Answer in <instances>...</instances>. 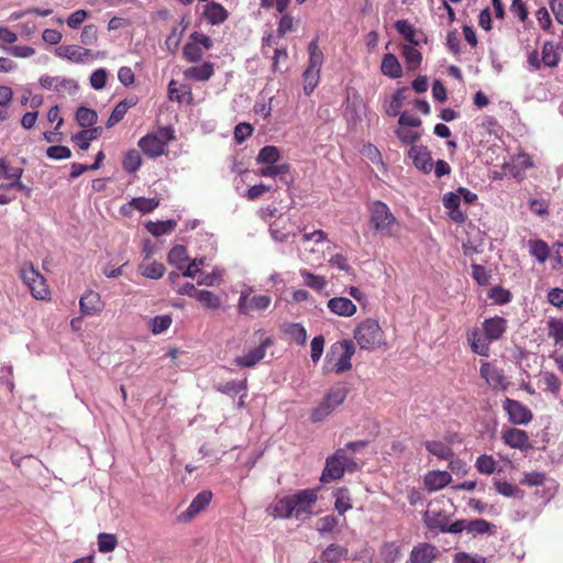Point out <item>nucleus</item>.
Returning a JSON list of instances; mask_svg holds the SVG:
<instances>
[{
  "mask_svg": "<svg viewBox=\"0 0 563 563\" xmlns=\"http://www.w3.org/2000/svg\"><path fill=\"white\" fill-rule=\"evenodd\" d=\"M197 300H199L205 307L210 309H218L221 305L220 298L210 290H199L197 292Z\"/></svg>",
  "mask_w": 563,
  "mask_h": 563,
  "instance_id": "nucleus-50",
  "label": "nucleus"
},
{
  "mask_svg": "<svg viewBox=\"0 0 563 563\" xmlns=\"http://www.w3.org/2000/svg\"><path fill=\"white\" fill-rule=\"evenodd\" d=\"M141 164L142 157L139 151L130 150L124 154L122 159V167L126 173H135L141 167Z\"/></svg>",
  "mask_w": 563,
  "mask_h": 563,
  "instance_id": "nucleus-37",
  "label": "nucleus"
},
{
  "mask_svg": "<svg viewBox=\"0 0 563 563\" xmlns=\"http://www.w3.org/2000/svg\"><path fill=\"white\" fill-rule=\"evenodd\" d=\"M529 251L540 263H544L550 254L548 244L539 239L529 241Z\"/></svg>",
  "mask_w": 563,
  "mask_h": 563,
  "instance_id": "nucleus-39",
  "label": "nucleus"
},
{
  "mask_svg": "<svg viewBox=\"0 0 563 563\" xmlns=\"http://www.w3.org/2000/svg\"><path fill=\"white\" fill-rule=\"evenodd\" d=\"M561 54L559 45L552 41H548L542 47V63L548 67H556L560 63Z\"/></svg>",
  "mask_w": 563,
  "mask_h": 563,
  "instance_id": "nucleus-29",
  "label": "nucleus"
},
{
  "mask_svg": "<svg viewBox=\"0 0 563 563\" xmlns=\"http://www.w3.org/2000/svg\"><path fill=\"white\" fill-rule=\"evenodd\" d=\"M280 152L274 145H266L258 152L256 161L258 164H275L279 161Z\"/></svg>",
  "mask_w": 563,
  "mask_h": 563,
  "instance_id": "nucleus-41",
  "label": "nucleus"
},
{
  "mask_svg": "<svg viewBox=\"0 0 563 563\" xmlns=\"http://www.w3.org/2000/svg\"><path fill=\"white\" fill-rule=\"evenodd\" d=\"M547 476L542 472H531L525 474L520 479L521 485L526 486H541L545 483Z\"/></svg>",
  "mask_w": 563,
  "mask_h": 563,
  "instance_id": "nucleus-62",
  "label": "nucleus"
},
{
  "mask_svg": "<svg viewBox=\"0 0 563 563\" xmlns=\"http://www.w3.org/2000/svg\"><path fill=\"white\" fill-rule=\"evenodd\" d=\"M408 156L417 169L421 170L423 174L431 173L433 162L431 153L426 146L412 145L408 151Z\"/></svg>",
  "mask_w": 563,
  "mask_h": 563,
  "instance_id": "nucleus-18",
  "label": "nucleus"
},
{
  "mask_svg": "<svg viewBox=\"0 0 563 563\" xmlns=\"http://www.w3.org/2000/svg\"><path fill=\"white\" fill-rule=\"evenodd\" d=\"M548 336L554 340L555 345L563 346V321L551 318L548 321Z\"/></svg>",
  "mask_w": 563,
  "mask_h": 563,
  "instance_id": "nucleus-42",
  "label": "nucleus"
},
{
  "mask_svg": "<svg viewBox=\"0 0 563 563\" xmlns=\"http://www.w3.org/2000/svg\"><path fill=\"white\" fill-rule=\"evenodd\" d=\"M344 461L345 449H338L331 456H328L320 481L322 483H330L332 481L342 478L346 468Z\"/></svg>",
  "mask_w": 563,
  "mask_h": 563,
  "instance_id": "nucleus-7",
  "label": "nucleus"
},
{
  "mask_svg": "<svg viewBox=\"0 0 563 563\" xmlns=\"http://www.w3.org/2000/svg\"><path fill=\"white\" fill-rule=\"evenodd\" d=\"M247 388V379L244 378L242 380H230L224 384H221L217 387V389L223 394H239L240 391L246 390Z\"/></svg>",
  "mask_w": 563,
  "mask_h": 563,
  "instance_id": "nucleus-52",
  "label": "nucleus"
},
{
  "mask_svg": "<svg viewBox=\"0 0 563 563\" xmlns=\"http://www.w3.org/2000/svg\"><path fill=\"white\" fill-rule=\"evenodd\" d=\"M22 174L21 167H11L4 158H0V177L14 181L20 179Z\"/></svg>",
  "mask_w": 563,
  "mask_h": 563,
  "instance_id": "nucleus-53",
  "label": "nucleus"
},
{
  "mask_svg": "<svg viewBox=\"0 0 563 563\" xmlns=\"http://www.w3.org/2000/svg\"><path fill=\"white\" fill-rule=\"evenodd\" d=\"M334 509L339 515L343 516L347 510L352 509V498L346 487H340L334 492Z\"/></svg>",
  "mask_w": 563,
  "mask_h": 563,
  "instance_id": "nucleus-30",
  "label": "nucleus"
},
{
  "mask_svg": "<svg viewBox=\"0 0 563 563\" xmlns=\"http://www.w3.org/2000/svg\"><path fill=\"white\" fill-rule=\"evenodd\" d=\"M272 345L273 340L269 336L261 339L258 346L249 351L245 355L235 357L234 362L242 367H253L265 357L267 347Z\"/></svg>",
  "mask_w": 563,
  "mask_h": 563,
  "instance_id": "nucleus-14",
  "label": "nucleus"
},
{
  "mask_svg": "<svg viewBox=\"0 0 563 563\" xmlns=\"http://www.w3.org/2000/svg\"><path fill=\"white\" fill-rule=\"evenodd\" d=\"M79 308L82 316H96L102 312L104 302L99 292L87 290L79 300Z\"/></svg>",
  "mask_w": 563,
  "mask_h": 563,
  "instance_id": "nucleus-19",
  "label": "nucleus"
},
{
  "mask_svg": "<svg viewBox=\"0 0 563 563\" xmlns=\"http://www.w3.org/2000/svg\"><path fill=\"white\" fill-rule=\"evenodd\" d=\"M503 442L511 449L528 451L532 449L527 431L517 428H507L501 431Z\"/></svg>",
  "mask_w": 563,
  "mask_h": 563,
  "instance_id": "nucleus-13",
  "label": "nucleus"
},
{
  "mask_svg": "<svg viewBox=\"0 0 563 563\" xmlns=\"http://www.w3.org/2000/svg\"><path fill=\"white\" fill-rule=\"evenodd\" d=\"M178 91L179 90L176 88V81L175 80H170V82L168 84V98L170 100H173V101L183 102L184 101V97L187 96V102L191 103V101H192V93H191L190 87L183 86L181 87V91H183L181 95H179Z\"/></svg>",
  "mask_w": 563,
  "mask_h": 563,
  "instance_id": "nucleus-46",
  "label": "nucleus"
},
{
  "mask_svg": "<svg viewBox=\"0 0 563 563\" xmlns=\"http://www.w3.org/2000/svg\"><path fill=\"white\" fill-rule=\"evenodd\" d=\"M317 499V489L299 490L277 499L271 507L272 515L275 518L305 520L312 515Z\"/></svg>",
  "mask_w": 563,
  "mask_h": 563,
  "instance_id": "nucleus-1",
  "label": "nucleus"
},
{
  "mask_svg": "<svg viewBox=\"0 0 563 563\" xmlns=\"http://www.w3.org/2000/svg\"><path fill=\"white\" fill-rule=\"evenodd\" d=\"M98 41V29L95 24L85 25L81 34L80 42L85 45H95Z\"/></svg>",
  "mask_w": 563,
  "mask_h": 563,
  "instance_id": "nucleus-61",
  "label": "nucleus"
},
{
  "mask_svg": "<svg viewBox=\"0 0 563 563\" xmlns=\"http://www.w3.org/2000/svg\"><path fill=\"white\" fill-rule=\"evenodd\" d=\"M40 85L46 90L56 92H75L77 90V84L73 79H68L60 76L43 75L40 78Z\"/></svg>",
  "mask_w": 563,
  "mask_h": 563,
  "instance_id": "nucleus-17",
  "label": "nucleus"
},
{
  "mask_svg": "<svg viewBox=\"0 0 563 563\" xmlns=\"http://www.w3.org/2000/svg\"><path fill=\"white\" fill-rule=\"evenodd\" d=\"M98 119V114L95 110L80 106L76 111V121L81 128L92 126Z\"/></svg>",
  "mask_w": 563,
  "mask_h": 563,
  "instance_id": "nucleus-36",
  "label": "nucleus"
},
{
  "mask_svg": "<svg viewBox=\"0 0 563 563\" xmlns=\"http://www.w3.org/2000/svg\"><path fill=\"white\" fill-rule=\"evenodd\" d=\"M498 462L488 454H482L475 462L476 470L485 475H492L497 471Z\"/></svg>",
  "mask_w": 563,
  "mask_h": 563,
  "instance_id": "nucleus-38",
  "label": "nucleus"
},
{
  "mask_svg": "<svg viewBox=\"0 0 563 563\" xmlns=\"http://www.w3.org/2000/svg\"><path fill=\"white\" fill-rule=\"evenodd\" d=\"M439 553L435 545L427 542L419 543L411 550L410 563H432Z\"/></svg>",
  "mask_w": 563,
  "mask_h": 563,
  "instance_id": "nucleus-23",
  "label": "nucleus"
},
{
  "mask_svg": "<svg viewBox=\"0 0 563 563\" xmlns=\"http://www.w3.org/2000/svg\"><path fill=\"white\" fill-rule=\"evenodd\" d=\"M271 303V296L254 295L250 297L249 292L243 291L239 298L238 311L240 314H250L251 312L266 310Z\"/></svg>",
  "mask_w": 563,
  "mask_h": 563,
  "instance_id": "nucleus-10",
  "label": "nucleus"
},
{
  "mask_svg": "<svg viewBox=\"0 0 563 563\" xmlns=\"http://www.w3.org/2000/svg\"><path fill=\"white\" fill-rule=\"evenodd\" d=\"M424 446L429 453L441 460H451L454 456L453 450L441 441H426Z\"/></svg>",
  "mask_w": 563,
  "mask_h": 563,
  "instance_id": "nucleus-32",
  "label": "nucleus"
},
{
  "mask_svg": "<svg viewBox=\"0 0 563 563\" xmlns=\"http://www.w3.org/2000/svg\"><path fill=\"white\" fill-rule=\"evenodd\" d=\"M21 278L36 299H48L51 291L46 280L33 266L32 263H24L21 267Z\"/></svg>",
  "mask_w": 563,
  "mask_h": 563,
  "instance_id": "nucleus-6",
  "label": "nucleus"
},
{
  "mask_svg": "<svg viewBox=\"0 0 563 563\" xmlns=\"http://www.w3.org/2000/svg\"><path fill=\"white\" fill-rule=\"evenodd\" d=\"M354 339L363 350H374L385 344V333L376 319L363 320L354 330Z\"/></svg>",
  "mask_w": 563,
  "mask_h": 563,
  "instance_id": "nucleus-4",
  "label": "nucleus"
},
{
  "mask_svg": "<svg viewBox=\"0 0 563 563\" xmlns=\"http://www.w3.org/2000/svg\"><path fill=\"white\" fill-rule=\"evenodd\" d=\"M309 65L307 68L320 70L323 64V53L318 46V41H311L308 45Z\"/></svg>",
  "mask_w": 563,
  "mask_h": 563,
  "instance_id": "nucleus-40",
  "label": "nucleus"
},
{
  "mask_svg": "<svg viewBox=\"0 0 563 563\" xmlns=\"http://www.w3.org/2000/svg\"><path fill=\"white\" fill-rule=\"evenodd\" d=\"M177 223L175 220H166V221H150L146 223L147 231L154 236H162L164 234L170 233L175 230Z\"/></svg>",
  "mask_w": 563,
  "mask_h": 563,
  "instance_id": "nucleus-34",
  "label": "nucleus"
},
{
  "mask_svg": "<svg viewBox=\"0 0 563 563\" xmlns=\"http://www.w3.org/2000/svg\"><path fill=\"white\" fill-rule=\"evenodd\" d=\"M129 206L132 207L133 209L139 210L142 213H148L159 206V199L136 197L132 198V200L129 202Z\"/></svg>",
  "mask_w": 563,
  "mask_h": 563,
  "instance_id": "nucleus-35",
  "label": "nucleus"
},
{
  "mask_svg": "<svg viewBox=\"0 0 563 563\" xmlns=\"http://www.w3.org/2000/svg\"><path fill=\"white\" fill-rule=\"evenodd\" d=\"M300 275L303 277L305 284L314 290H322L327 285L322 276L314 275L307 269L300 271Z\"/></svg>",
  "mask_w": 563,
  "mask_h": 563,
  "instance_id": "nucleus-51",
  "label": "nucleus"
},
{
  "mask_svg": "<svg viewBox=\"0 0 563 563\" xmlns=\"http://www.w3.org/2000/svg\"><path fill=\"white\" fill-rule=\"evenodd\" d=\"M494 526L485 519L467 521V532L484 534L490 532Z\"/></svg>",
  "mask_w": 563,
  "mask_h": 563,
  "instance_id": "nucleus-58",
  "label": "nucleus"
},
{
  "mask_svg": "<svg viewBox=\"0 0 563 563\" xmlns=\"http://www.w3.org/2000/svg\"><path fill=\"white\" fill-rule=\"evenodd\" d=\"M423 522L430 530L444 531L450 522V515L439 504L431 505L423 515Z\"/></svg>",
  "mask_w": 563,
  "mask_h": 563,
  "instance_id": "nucleus-15",
  "label": "nucleus"
},
{
  "mask_svg": "<svg viewBox=\"0 0 563 563\" xmlns=\"http://www.w3.org/2000/svg\"><path fill=\"white\" fill-rule=\"evenodd\" d=\"M139 146L146 156L152 158L158 157L165 152V141L156 134H147L141 137Z\"/></svg>",
  "mask_w": 563,
  "mask_h": 563,
  "instance_id": "nucleus-22",
  "label": "nucleus"
},
{
  "mask_svg": "<svg viewBox=\"0 0 563 563\" xmlns=\"http://www.w3.org/2000/svg\"><path fill=\"white\" fill-rule=\"evenodd\" d=\"M452 481V476L446 471H430L424 476V486L429 492H435L448 486Z\"/></svg>",
  "mask_w": 563,
  "mask_h": 563,
  "instance_id": "nucleus-25",
  "label": "nucleus"
},
{
  "mask_svg": "<svg viewBox=\"0 0 563 563\" xmlns=\"http://www.w3.org/2000/svg\"><path fill=\"white\" fill-rule=\"evenodd\" d=\"M407 88L398 89L393 95V99L390 101L389 108L387 110V114L390 117H396L400 112V108L406 99L405 91Z\"/></svg>",
  "mask_w": 563,
  "mask_h": 563,
  "instance_id": "nucleus-56",
  "label": "nucleus"
},
{
  "mask_svg": "<svg viewBox=\"0 0 563 563\" xmlns=\"http://www.w3.org/2000/svg\"><path fill=\"white\" fill-rule=\"evenodd\" d=\"M401 54L409 70H416L420 67L422 62V54L416 48V46L407 44L402 45Z\"/></svg>",
  "mask_w": 563,
  "mask_h": 563,
  "instance_id": "nucleus-31",
  "label": "nucleus"
},
{
  "mask_svg": "<svg viewBox=\"0 0 563 563\" xmlns=\"http://www.w3.org/2000/svg\"><path fill=\"white\" fill-rule=\"evenodd\" d=\"M380 70L386 77H389L391 79H397L402 75L401 65L398 58L391 53H387L384 55L380 65Z\"/></svg>",
  "mask_w": 563,
  "mask_h": 563,
  "instance_id": "nucleus-28",
  "label": "nucleus"
},
{
  "mask_svg": "<svg viewBox=\"0 0 563 563\" xmlns=\"http://www.w3.org/2000/svg\"><path fill=\"white\" fill-rule=\"evenodd\" d=\"M108 73L103 68L95 70L90 76V85L96 90H101L107 85Z\"/></svg>",
  "mask_w": 563,
  "mask_h": 563,
  "instance_id": "nucleus-63",
  "label": "nucleus"
},
{
  "mask_svg": "<svg viewBox=\"0 0 563 563\" xmlns=\"http://www.w3.org/2000/svg\"><path fill=\"white\" fill-rule=\"evenodd\" d=\"M503 408L512 424H528L533 419L532 411L518 400L507 397L503 402Z\"/></svg>",
  "mask_w": 563,
  "mask_h": 563,
  "instance_id": "nucleus-9",
  "label": "nucleus"
},
{
  "mask_svg": "<svg viewBox=\"0 0 563 563\" xmlns=\"http://www.w3.org/2000/svg\"><path fill=\"white\" fill-rule=\"evenodd\" d=\"M472 277L474 280L481 285L486 286L490 284V273L479 264H472Z\"/></svg>",
  "mask_w": 563,
  "mask_h": 563,
  "instance_id": "nucleus-55",
  "label": "nucleus"
},
{
  "mask_svg": "<svg viewBox=\"0 0 563 563\" xmlns=\"http://www.w3.org/2000/svg\"><path fill=\"white\" fill-rule=\"evenodd\" d=\"M327 307L340 317H352L357 310L356 305L346 297H333L328 301Z\"/></svg>",
  "mask_w": 563,
  "mask_h": 563,
  "instance_id": "nucleus-24",
  "label": "nucleus"
},
{
  "mask_svg": "<svg viewBox=\"0 0 563 563\" xmlns=\"http://www.w3.org/2000/svg\"><path fill=\"white\" fill-rule=\"evenodd\" d=\"M347 554V550L338 544H330L322 552V560L329 563H336L342 556Z\"/></svg>",
  "mask_w": 563,
  "mask_h": 563,
  "instance_id": "nucleus-47",
  "label": "nucleus"
},
{
  "mask_svg": "<svg viewBox=\"0 0 563 563\" xmlns=\"http://www.w3.org/2000/svg\"><path fill=\"white\" fill-rule=\"evenodd\" d=\"M355 354V345L350 340L335 342L331 345L325 356V367L336 374H342L352 368V357Z\"/></svg>",
  "mask_w": 563,
  "mask_h": 563,
  "instance_id": "nucleus-3",
  "label": "nucleus"
},
{
  "mask_svg": "<svg viewBox=\"0 0 563 563\" xmlns=\"http://www.w3.org/2000/svg\"><path fill=\"white\" fill-rule=\"evenodd\" d=\"M213 74L214 67L210 62H205L199 66L189 67L184 71L185 78L195 81H207L213 76Z\"/></svg>",
  "mask_w": 563,
  "mask_h": 563,
  "instance_id": "nucleus-26",
  "label": "nucleus"
},
{
  "mask_svg": "<svg viewBox=\"0 0 563 563\" xmlns=\"http://www.w3.org/2000/svg\"><path fill=\"white\" fill-rule=\"evenodd\" d=\"M542 382L545 385V389L553 395H559L562 383L559 377L552 372H544L542 374Z\"/></svg>",
  "mask_w": 563,
  "mask_h": 563,
  "instance_id": "nucleus-54",
  "label": "nucleus"
},
{
  "mask_svg": "<svg viewBox=\"0 0 563 563\" xmlns=\"http://www.w3.org/2000/svg\"><path fill=\"white\" fill-rule=\"evenodd\" d=\"M202 49L196 42L187 43L184 46V56L190 63H197L202 58Z\"/></svg>",
  "mask_w": 563,
  "mask_h": 563,
  "instance_id": "nucleus-59",
  "label": "nucleus"
},
{
  "mask_svg": "<svg viewBox=\"0 0 563 563\" xmlns=\"http://www.w3.org/2000/svg\"><path fill=\"white\" fill-rule=\"evenodd\" d=\"M168 263L175 265L178 269L184 268V264L187 261V250L183 245L174 246L167 256Z\"/></svg>",
  "mask_w": 563,
  "mask_h": 563,
  "instance_id": "nucleus-44",
  "label": "nucleus"
},
{
  "mask_svg": "<svg viewBox=\"0 0 563 563\" xmlns=\"http://www.w3.org/2000/svg\"><path fill=\"white\" fill-rule=\"evenodd\" d=\"M395 29L410 45L419 46L422 43H427L424 33L421 30L415 29L407 20L396 21Z\"/></svg>",
  "mask_w": 563,
  "mask_h": 563,
  "instance_id": "nucleus-20",
  "label": "nucleus"
},
{
  "mask_svg": "<svg viewBox=\"0 0 563 563\" xmlns=\"http://www.w3.org/2000/svg\"><path fill=\"white\" fill-rule=\"evenodd\" d=\"M55 54L71 63L85 64L93 59L99 53L95 54L91 49L78 45H62L56 48Z\"/></svg>",
  "mask_w": 563,
  "mask_h": 563,
  "instance_id": "nucleus-11",
  "label": "nucleus"
},
{
  "mask_svg": "<svg viewBox=\"0 0 563 563\" xmlns=\"http://www.w3.org/2000/svg\"><path fill=\"white\" fill-rule=\"evenodd\" d=\"M479 375L486 384L494 390H507L509 382L503 368L497 367L490 362L483 361L479 367Z\"/></svg>",
  "mask_w": 563,
  "mask_h": 563,
  "instance_id": "nucleus-8",
  "label": "nucleus"
},
{
  "mask_svg": "<svg viewBox=\"0 0 563 563\" xmlns=\"http://www.w3.org/2000/svg\"><path fill=\"white\" fill-rule=\"evenodd\" d=\"M454 563H487L486 559L481 555H471L466 552H457L453 559Z\"/></svg>",
  "mask_w": 563,
  "mask_h": 563,
  "instance_id": "nucleus-64",
  "label": "nucleus"
},
{
  "mask_svg": "<svg viewBox=\"0 0 563 563\" xmlns=\"http://www.w3.org/2000/svg\"><path fill=\"white\" fill-rule=\"evenodd\" d=\"M211 490H202L196 495L188 508L179 515V520L187 522L207 509L212 499Z\"/></svg>",
  "mask_w": 563,
  "mask_h": 563,
  "instance_id": "nucleus-16",
  "label": "nucleus"
},
{
  "mask_svg": "<svg viewBox=\"0 0 563 563\" xmlns=\"http://www.w3.org/2000/svg\"><path fill=\"white\" fill-rule=\"evenodd\" d=\"M289 170H290L289 164H280V165L268 164V166L261 168L258 170V175H261L263 177H276L278 175H285V174L289 173Z\"/></svg>",
  "mask_w": 563,
  "mask_h": 563,
  "instance_id": "nucleus-57",
  "label": "nucleus"
},
{
  "mask_svg": "<svg viewBox=\"0 0 563 563\" xmlns=\"http://www.w3.org/2000/svg\"><path fill=\"white\" fill-rule=\"evenodd\" d=\"M482 327L489 342H494L501 339L504 333L507 331L508 321L503 317L496 316L494 318L485 319Z\"/></svg>",
  "mask_w": 563,
  "mask_h": 563,
  "instance_id": "nucleus-21",
  "label": "nucleus"
},
{
  "mask_svg": "<svg viewBox=\"0 0 563 563\" xmlns=\"http://www.w3.org/2000/svg\"><path fill=\"white\" fill-rule=\"evenodd\" d=\"M369 213L368 225L375 234L394 236L399 229V221L390 208L382 200L372 201L367 206Z\"/></svg>",
  "mask_w": 563,
  "mask_h": 563,
  "instance_id": "nucleus-2",
  "label": "nucleus"
},
{
  "mask_svg": "<svg viewBox=\"0 0 563 563\" xmlns=\"http://www.w3.org/2000/svg\"><path fill=\"white\" fill-rule=\"evenodd\" d=\"M488 297L496 305H505L510 302L512 295L508 289H505L501 286H494L489 289Z\"/></svg>",
  "mask_w": 563,
  "mask_h": 563,
  "instance_id": "nucleus-48",
  "label": "nucleus"
},
{
  "mask_svg": "<svg viewBox=\"0 0 563 563\" xmlns=\"http://www.w3.org/2000/svg\"><path fill=\"white\" fill-rule=\"evenodd\" d=\"M136 103H137V99L134 97L126 98V99L120 101L112 110V112L106 123V126L108 129H110V128L114 126L115 124H118L120 121L123 120L128 110L130 108H133Z\"/></svg>",
  "mask_w": 563,
  "mask_h": 563,
  "instance_id": "nucleus-27",
  "label": "nucleus"
},
{
  "mask_svg": "<svg viewBox=\"0 0 563 563\" xmlns=\"http://www.w3.org/2000/svg\"><path fill=\"white\" fill-rule=\"evenodd\" d=\"M303 78V91L307 96H310L314 88L318 86L320 80V70L307 68L302 75Z\"/></svg>",
  "mask_w": 563,
  "mask_h": 563,
  "instance_id": "nucleus-45",
  "label": "nucleus"
},
{
  "mask_svg": "<svg viewBox=\"0 0 563 563\" xmlns=\"http://www.w3.org/2000/svg\"><path fill=\"white\" fill-rule=\"evenodd\" d=\"M165 273V267L162 263L153 262L142 267V275L152 278L158 279Z\"/></svg>",
  "mask_w": 563,
  "mask_h": 563,
  "instance_id": "nucleus-60",
  "label": "nucleus"
},
{
  "mask_svg": "<svg viewBox=\"0 0 563 563\" xmlns=\"http://www.w3.org/2000/svg\"><path fill=\"white\" fill-rule=\"evenodd\" d=\"M118 545V539L112 533L102 532L98 536V549L101 553L112 552Z\"/></svg>",
  "mask_w": 563,
  "mask_h": 563,
  "instance_id": "nucleus-49",
  "label": "nucleus"
},
{
  "mask_svg": "<svg viewBox=\"0 0 563 563\" xmlns=\"http://www.w3.org/2000/svg\"><path fill=\"white\" fill-rule=\"evenodd\" d=\"M347 395L349 388L344 385L331 387L320 404L311 411L310 420L314 423L323 421L344 402Z\"/></svg>",
  "mask_w": 563,
  "mask_h": 563,
  "instance_id": "nucleus-5",
  "label": "nucleus"
},
{
  "mask_svg": "<svg viewBox=\"0 0 563 563\" xmlns=\"http://www.w3.org/2000/svg\"><path fill=\"white\" fill-rule=\"evenodd\" d=\"M466 340L470 349L473 353L481 356H489L490 347L489 340L486 338V333L482 328L473 327L466 331Z\"/></svg>",
  "mask_w": 563,
  "mask_h": 563,
  "instance_id": "nucleus-12",
  "label": "nucleus"
},
{
  "mask_svg": "<svg viewBox=\"0 0 563 563\" xmlns=\"http://www.w3.org/2000/svg\"><path fill=\"white\" fill-rule=\"evenodd\" d=\"M285 333L299 345H303L307 341V331L300 323L286 324Z\"/></svg>",
  "mask_w": 563,
  "mask_h": 563,
  "instance_id": "nucleus-43",
  "label": "nucleus"
},
{
  "mask_svg": "<svg viewBox=\"0 0 563 563\" xmlns=\"http://www.w3.org/2000/svg\"><path fill=\"white\" fill-rule=\"evenodd\" d=\"M205 15L211 24H220L228 18L227 10L217 2H210L207 4Z\"/></svg>",
  "mask_w": 563,
  "mask_h": 563,
  "instance_id": "nucleus-33",
  "label": "nucleus"
}]
</instances>
